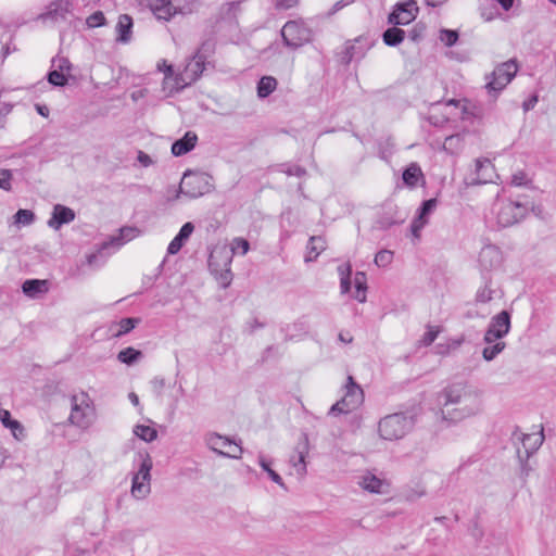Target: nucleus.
I'll use <instances>...</instances> for the list:
<instances>
[{
  "label": "nucleus",
  "mask_w": 556,
  "mask_h": 556,
  "mask_svg": "<svg viewBox=\"0 0 556 556\" xmlns=\"http://www.w3.org/2000/svg\"><path fill=\"white\" fill-rule=\"evenodd\" d=\"M355 0H339L337 1L332 7V12H337L341 10L342 8L353 3Z\"/></svg>",
  "instance_id": "e2e57ef3"
},
{
  "label": "nucleus",
  "mask_w": 556,
  "mask_h": 556,
  "mask_svg": "<svg viewBox=\"0 0 556 556\" xmlns=\"http://www.w3.org/2000/svg\"><path fill=\"white\" fill-rule=\"evenodd\" d=\"M517 64L515 61H507L494 68V71L486 77L488 83L485 88L489 93L494 92V97L502 91L515 77L517 73Z\"/></svg>",
  "instance_id": "6e6552de"
},
{
  "label": "nucleus",
  "mask_w": 556,
  "mask_h": 556,
  "mask_svg": "<svg viewBox=\"0 0 556 556\" xmlns=\"http://www.w3.org/2000/svg\"><path fill=\"white\" fill-rule=\"evenodd\" d=\"M475 389L464 383H453L443 389L439 394V401L443 405L442 409L452 408L463 401L464 395L471 393Z\"/></svg>",
  "instance_id": "4468645a"
},
{
  "label": "nucleus",
  "mask_w": 556,
  "mask_h": 556,
  "mask_svg": "<svg viewBox=\"0 0 556 556\" xmlns=\"http://www.w3.org/2000/svg\"><path fill=\"white\" fill-rule=\"evenodd\" d=\"M50 281L47 279H27L22 285L23 293L29 299H42L50 290Z\"/></svg>",
  "instance_id": "6ab92c4d"
},
{
  "label": "nucleus",
  "mask_w": 556,
  "mask_h": 556,
  "mask_svg": "<svg viewBox=\"0 0 556 556\" xmlns=\"http://www.w3.org/2000/svg\"><path fill=\"white\" fill-rule=\"evenodd\" d=\"M258 464L263 468L264 471L268 472L271 468L269 467V463L265 459L263 455L258 456Z\"/></svg>",
  "instance_id": "774afa93"
},
{
  "label": "nucleus",
  "mask_w": 556,
  "mask_h": 556,
  "mask_svg": "<svg viewBox=\"0 0 556 556\" xmlns=\"http://www.w3.org/2000/svg\"><path fill=\"white\" fill-rule=\"evenodd\" d=\"M435 352L440 355H446L448 354L451 351L448 349V345L447 343H439L435 345Z\"/></svg>",
  "instance_id": "0e129e2a"
},
{
  "label": "nucleus",
  "mask_w": 556,
  "mask_h": 556,
  "mask_svg": "<svg viewBox=\"0 0 556 556\" xmlns=\"http://www.w3.org/2000/svg\"><path fill=\"white\" fill-rule=\"evenodd\" d=\"M198 142V136L193 131H187L182 138L172 144V153L175 156H181L194 149Z\"/></svg>",
  "instance_id": "412c9836"
},
{
  "label": "nucleus",
  "mask_w": 556,
  "mask_h": 556,
  "mask_svg": "<svg viewBox=\"0 0 556 556\" xmlns=\"http://www.w3.org/2000/svg\"><path fill=\"white\" fill-rule=\"evenodd\" d=\"M279 172L285 173L288 176L302 177L306 175V169L300 165L283 163L279 165Z\"/></svg>",
  "instance_id": "ea45409f"
},
{
  "label": "nucleus",
  "mask_w": 556,
  "mask_h": 556,
  "mask_svg": "<svg viewBox=\"0 0 556 556\" xmlns=\"http://www.w3.org/2000/svg\"><path fill=\"white\" fill-rule=\"evenodd\" d=\"M5 428L10 429L13 438L17 441H23L26 438L25 428L18 420L10 422Z\"/></svg>",
  "instance_id": "c03bdc74"
},
{
  "label": "nucleus",
  "mask_w": 556,
  "mask_h": 556,
  "mask_svg": "<svg viewBox=\"0 0 556 556\" xmlns=\"http://www.w3.org/2000/svg\"><path fill=\"white\" fill-rule=\"evenodd\" d=\"M525 178H526L525 174L520 172V173L513 175L511 182L515 186H522L525 184Z\"/></svg>",
  "instance_id": "680f3d73"
},
{
  "label": "nucleus",
  "mask_w": 556,
  "mask_h": 556,
  "mask_svg": "<svg viewBox=\"0 0 556 556\" xmlns=\"http://www.w3.org/2000/svg\"><path fill=\"white\" fill-rule=\"evenodd\" d=\"M415 425L416 415L413 412L394 413L380 419L378 432L383 440H400L409 433Z\"/></svg>",
  "instance_id": "f257e3e1"
},
{
  "label": "nucleus",
  "mask_w": 556,
  "mask_h": 556,
  "mask_svg": "<svg viewBox=\"0 0 556 556\" xmlns=\"http://www.w3.org/2000/svg\"><path fill=\"white\" fill-rule=\"evenodd\" d=\"M137 160L141 165L146 167L152 164L151 157L142 151H139Z\"/></svg>",
  "instance_id": "13d9d810"
},
{
  "label": "nucleus",
  "mask_w": 556,
  "mask_h": 556,
  "mask_svg": "<svg viewBox=\"0 0 556 556\" xmlns=\"http://www.w3.org/2000/svg\"><path fill=\"white\" fill-rule=\"evenodd\" d=\"M404 184L409 188H415L420 178H424V174L418 164L412 163L407 166L402 175Z\"/></svg>",
  "instance_id": "c85d7f7f"
},
{
  "label": "nucleus",
  "mask_w": 556,
  "mask_h": 556,
  "mask_svg": "<svg viewBox=\"0 0 556 556\" xmlns=\"http://www.w3.org/2000/svg\"><path fill=\"white\" fill-rule=\"evenodd\" d=\"M12 173L10 169H2V190H11Z\"/></svg>",
  "instance_id": "6e6d98bb"
},
{
  "label": "nucleus",
  "mask_w": 556,
  "mask_h": 556,
  "mask_svg": "<svg viewBox=\"0 0 556 556\" xmlns=\"http://www.w3.org/2000/svg\"><path fill=\"white\" fill-rule=\"evenodd\" d=\"M277 79L273 76H263L257 83V97L267 98L277 88Z\"/></svg>",
  "instance_id": "7c9ffc66"
},
{
  "label": "nucleus",
  "mask_w": 556,
  "mask_h": 556,
  "mask_svg": "<svg viewBox=\"0 0 556 556\" xmlns=\"http://www.w3.org/2000/svg\"><path fill=\"white\" fill-rule=\"evenodd\" d=\"M72 409L68 420L72 425L87 429L96 419L93 403L86 392H80L71 397Z\"/></svg>",
  "instance_id": "7ed1b4c3"
},
{
  "label": "nucleus",
  "mask_w": 556,
  "mask_h": 556,
  "mask_svg": "<svg viewBox=\"0 0 556 556\" xmlns=\"http://www.w3.org/2000/svg\"><path fill=\"white\" fill-rule=\"evenodd\" d=\"M464 342V338H458V339H450L447 340V345H448V349L450 351H455L457 350Z\"/></svg>",
  "instance_id": "052dcab7"
},
{
  "label": "nucleus",
  "mask_w": 556,
  "mask_h": 556,
  "mask_svg": "<svg viewBox=\"0 0 556 556\" xmlns=\"http://www.w3.org/2000/svg\"><path fill=\"white\" fill-rule=\"evenodd\" d=\"M140 235V230L137 227L125 226L119 229L117 236L111 238L109 242L103 244V249H106L109 245H114L116 249L121 248L125 243L131 241Z\"/></svg>",
  "instance_id": "5701e85b"
},
{
  "label": "nucleus",
  "mask_w": 556,
  "mask_h": 556,
  "mask_svg": "<svg viewBox=\"0 0 556 556\" xmlns=\"http://www.w3.org/2000/svg\"><path fill=\"white\" fill-rule=\"evenodd\" d=\"M193 230L194 226L192 223L188 222L184 224L176 237L169 242L167 253L172 255L178 253Z\"/></svg>",
  "instance_id": "393cba45"
},
{
  "label": "nucleus",
  "mask_w": 556,
  "mask_h": 556,
  "mask_svg": "<svg viewBox=\"0 0 556 556\" xmlns=\"http://www.w3.org/2000/svg\"><path fill=\"white\" fill-rule=\"evenodd\" d=\"M344 390L343 397L330 407V415L349 414L363 404L364 391L352 376H348Z\"/></svg>",
  "instance_id": "20e7f679"
},
{
  "label": "nucleus",
  "mask_w": 556,
  "mask_h": 556,
  "mask_svg": "<svg viewBox=\"0 0 556 556\" xmlns=\"http://www.w3.org/2000/svg\"><path fill=\"white\" fill-rule=\"evenodd\" d=\"M458 33L453 29H441L440 31V40L446 47H453L458 40Z\"/></svg>",
  "instance_id": "37998d69"
},
{
  "label": "nucleus",
  "mask_w": 556,
  "mask_h": 556,
  "mask_svg": "<svg viewBox=\"0 0 556 556\" xmlns=\"http://www.w3.org/2000/svg\"><path fill=\"white\" fill-rule=\"evenodd\" d=\"M299 0H276L277 9H291L298 4Z\"/></svg>",
  "instance_id": "4d7b16f0"
},
{
  "label": "nucleus",
  "mask_w": 556,
  "mask_h": 556,
  "mask_svg": "<svg viewBox=\"0 0 556 556\" xmlns=\"http://www.w3.org/2000/svg\"><path fill=\"white\" fill-rule=\"evenodd\" d=\"M356 53H357V48L353 43L346 42L344 45V47L342 48L341 52L338 54L339 61L342 64L348 65L356 56Z\"/></svg>",
  "instance_id": "e433bc0d"
},
{
  "label": "nucleus",
  "mask_w": 556,
  "mask_h": 556,
  "mask_svg": "<svg viewBox=\"0 0 556 556\" xmlns=\"http://www.w3.org/2000/svg\"><path fill=\"white\" fill-rule=\"evenodd\" d=\"M51 66L56 70L64 72L65 74H70L72 70V63L67 58L64 56H55L51 60Z\"/></svg>",
  "instance_id": "a18cd8bd"
},
{
  "label": "nucleus",
  "mask_w": 556,
  "mask_h": 556,
  "mask_svg": "<svg viewBox=\"0 0 556 556\" xmlns=\"http://www.w3.org/2000/svg\"><path fill=\"white\" fill-rule=\"evenodd\" d=\"M418 13L419 8L415 0L397 2L393 5V9L388 16V23L394 26H405L415 21Z\"/></svg>",
  "instance_id": "f8f14e48"
},
{
  "label": "nucleus",
  "mask_w": 556,
  "mask_h": 556,
  "mask_svg": "<svg viewBox=\"0 0 556 556\" xmlns=\"http://www.w3.org/2000/svg\"><path fill=\"white\" fill-rule=\"evenodd\" d=\"M210 176L204 173L188 170L184 174L178 189L168 188L167 200L175 201L180 194L190 199L199 198L211 191Z\"/></svg>",
  "instance_id": "f03ea898"
},
{
  "label": "nucleus",
  "mask_w": 556,
  "mask_h": 556,
  "mask_svg": "<svg viewBox=\"0 0 556 556\" xmlns=\"http://www.w3.org/2000/svg\"><path fill=\"white\" fill-rule=\"evenodd\" d=\"M142 357V352L131 346L118 352L117 359L126 365H132Z\"/></svg>",
  "instance_id": "72a5a7b5"
},
{
  "label": "nucleus",
  "mask_w": 556,
  "mask_h": 556,
  "mask_svg": "<svg viewBox=\"0 0 556 556\" xmlns=\"http://www.w3.org/2000/svg\"><path fill=\"white\" fill-rule=\"evenodd\" d=\"M141 464L138 471L134 475L131 480V494L134 497L142 500L151 491V469L153 466L152 458L148 453L140 454Z\"/></svg>",
  "instance_id": "0eeeda50"
},
{
  "label": "nucleus",
  "mask_w": 556,
  "mask_h": 556,
  "mask_svg": "<svg viewBox=\"0 0 556 556\" xmlns=\"http://www.w3.org/2000/svg\"><path fill=\"white\" fill-rule=\"evenodd\" d=\"M306 249L305 262H313L326 249V241L320 236H313L309 238Z\"/></svg>",
  "instance_id": "bb28decb"
},
{
  "label": "nucleus",
  "mask_w": 556,
  "mask_h": 556,
  "mask_svg": "<svg viewBox=\"0 0 556 556\" xmlns=\"http://www.w3.org/2000/svg\"><path fill=\"white\" fill-rule=\"evenodd\" d=\"M267 475L271 479V481H274L278 485H280L281 488H285L282 478L275 470H273V469L268 470Z\"/></svg>",
  "instance_id": "bf43d9fd"
},
{
  "label": "nucleus",
  "mask_w": 556,
  "mask_h": 556,
  "mask_svg": "<svg viewBox=\"0 0 556 556\" xmlns=\"http://www.w3.org/2000/svg\"><path fill=\"white\" fill-rule=\"evenodd\" d=\"M393 260V252L381 250L375 256V264L379 267L388 266Z\"/></svg>",
  "instance_id": "49530a36"
},
{
  "label": "nucleus",
  "mask_w": 556,
  "mask_h": 556,
  "mask_svg": "<svg viewBox=\"0 0 556 556\" xmlns=\"http://www.w3.org/2000/svg\"><path fill=\"white\" fill-rule=\"evenodd\" d=\"M134 22L131 16L128 14H122L118 17L115 30H116V41L121 43H128L131 39Z\"/></svg>",
  "instance_id": "b1692460"
},
{
  "label": "nucleus",
  "mask_w": 556,
  "mask_h": 556,
  "mask_svg": "<svg viewBox=\"0 0 556 556\" xmlns=\"http://www.w3.org/2000/svg\"><path fill=\"white\" fill-rule=\"evenodd\" d=\"M354 286L356 289V293L354 298L359 302L366 301V290H367V278L366 274L363 271H357L354 276Z\"/></svg>",
  "instance_id": "2f4dec72"
},
{
  "label": "nucleus",
  "mask_w": 556,
  "mask_h": 556,
  "mask_svg": "<svg viewBox=\"0 0 556 556\" xmlns=\"http://www.w3.org/2000/svg\"><path fill=\"white\" fill-rule=\"evenodd\" d=\"M207 446L217 455L238 459L241 457L243 448L236 441L218 433H210L206 437Z\"/></svg>",
  "instance_id": "9d476101"
},
{
  "label": "nucleus",
  "mask_w": 556,
  "mask_h": 556,
  "mask_svg": "<svg viewBox=\"0 0 556 556\" xmlns=\"http://www.w3.org/2000/svg\"><path fill=\"white\" fill-rule=\"evenodd\" d=\"M47 80L54 87H64L68 83L67 74L56 70L55 67H52V70L48 72Z\"/></svg>",
  "instance_id": "c9c22d12"
},
{
  "label": "nucleus",
  "mask_w": 556,
  "mask_h": 556,
  "mask_svg": "<svg viewBox=\"0 0 556 556\" xmlns=\"http://www.w3.org/2000/svg\"><path fill=\"white\" fill-rule=\"evenodd\" d=\"M134 433L144 442H152L157 438L156 429L146 425L135 426Z\"/></svg>",
  "instance_id": "f704fd0d"
},
{
  "label": "nucleus",
  "mask_w": 556,
  "mask_h": 556,
  "mask_svg": "<svg viewBox=\"0 0 556 556\" xmlns=\"http://www.w3.org/2000/svg\"><path fill=\"white\" fill-rule=\"evenodd\" d=\"M206 65H208L206 62H204L203 60H199L198 56L193 54V56L187 63L182 73V77L186 84L195 81L204 72Z\"/></svg>",
  "instance_id": "4be33fe9"
},
{
  "label": "nucleus",
  "mask_w": 556,
  "mask_h": 556,
  "mask_svg": "<svg viewBox=\"0 0 556 556\" xmlns=\"http://www.w3.org/2000/svg\"><path fill=\"white\" fill-rule=\"evenodd\" d=\"M149 5L155 17L165 22L176 14H186L190 11L185 0H149Z\"/></svg>",
  "instance_id": "9b49d317"
},
{
  "label": "nucleus",
  "mask_w": 556,
  "mask_h": 556,
  "mask_svg": "<svg viewBox=\"0 0 556 556\" xmlns=\"http://www.w3.org/2000/svg\"><path fill=\"white\" fill-rule=\"evenodd\" d=\"M312 33L304 23L288 21L282 29L281 37L286 47L298 49L311 40Z\"/></svg>",
  "instance_id": "1a4fd4ad"
},
{
  "label": "nucleus",
  "mask_w": 556,
  "mask_h": 556,
  "mask_svg": "<svg viewBox=\"0 0 556 556\" xmlns=\"http://www.w3.org/2000/svg\"><path fill=\"white\" fill-rule=\"evenodd\" d=\"M493 299V290L488 286L480 288L476 294V301L479 303H488Z\"/></svg>",
  "instance_id": "603ef678"
},
{
  "label": "nucleus",
  "mask_w": 556,
  "mask_h": 556,
  "mask_svg": "<svg viewBox=\"0 0 556 556\" xmlns=\"http://www.w3.org/2000/svg\"><path fill=\"white\" fill-rule=\"evenodd\" d=\"M73 10L72 0H52L47 7L46 12L38 16L43 22L51 21L53 23L65 21L68 13Z\"/></svg>",
  "instance_id": "2eb2a0df"
},
{
  "label": "nucleus",
  "mask_w": 556,
  "mask_h": 556,
  "mask_svg": "<svg viewBox=\"0 0 556 556\" xmlns=\"http://www.w3.org/2000/svg\"><path fill=\"white\" fill-rule=\"evenodd\" d=\"M340 274V288L342 293H346L351 289V266L348 264L346 266H339L338 268Z\"/></svg>",
  "instance_id": "4c0bfd02"
},
{
  "label": "nucleus",
  "mask_w": 556,
  "mask_h": 556,
  "mask_svg": "<svg viewBox=\"0 0 556 556\" xmlns=\"http://www.w3.org/2000/svg\"><path fill=\"white\" fill-rule=\"evenodd\" d=\"M215 51V41L214 39L210 38L204 40L199 49L195 51L194 55L198 56L199 60H203L208 65L211 64V56L214 54Z\"/></svg>",
  "instance_id": "473e14b6"
},
{
  "label": "nucleus",
  "mask_w": 556,
  "mask_h": 556,
  "mask_svg": "<svg viewBox=\"0 0 556 556\" xmlns=\"http://www.w3.org/2000/svg\"><path fill=\"white\" fill-rule=\"evenodd\" d=\"M14 217L16 224L27 226L34 222L35 214L29 210L21 208L15 213Z\"/></svg>",
  "instance_id": "79ce46f5"
},
{
  "label": "nucleus",
  "mask_w": 556,
  "mask_h": 556,
  "mask_svg": "<svg viewBox=\"0 0 556 556\" xmlns=\"http://www.w3.org/2000/svg\"><path fill=\"white\" fill-rule=\"evenodd\" d=\"M437 205V199H429L421 203L410 226L414 236H418L419 231L428 224L429 216L435 210Z\"/></svg>",
  "instance_id": "a211bd4d"
},
{
  "label": "nucleus",
  "mask_w": 556,
  "mask_h": 556,
  "mask_svg": "<svg viewBox=\"0 0 556 556\" xmlns=\"http://www.w3.org/2000/svg\"><path fill=\"white\" fill-rule=\"evenodd\" d=\"M75 219V212L65 205L55 204L53 206L51 218L48 226L54 230H59L63 225L70 224Z\"/></svg>",
  "instance_id": "aec40b11"
},
{
  "label": "nucleus",
  "mask_w": 556,
  "mask_h": 556,
  "mask_svg": "<svg viewBox=\"0 0 556 556\" xmlns=\"http://www.w3.org/2000/svg\"><path fill=\"white\" fill-rule=\"evenodd\" d=\"M504 349V342H496L493 345L485 346L482 351V356L488 362L493 361Z\"/></svg>",
  "instance_id": "a19ab883"
},
{
  "label": "nucleus",
  "mask_w": 556,
  "mask_h": 556,
  "mask_svg": "<svg viewBox=\"0 0 556 556\" xmlns=\"http://www.w3.org/2000/svg\"><path fill=\"white\" fill-rule=\"evenodd\" d=\"M405 35V30L393 25L383 31L382 40L389 47H396L404 40Z\"/></svg>",
  "instance_id": "c756f323"
},
{
  "label": "nucleus",
  "mask_w": 556,
  "mask_h": 556,
  "mask_svg": "<svg viewBox=\"0 0 556 556\" xmlns=\"http://www.w3.org/2000/svg\"><path fill=\"white\" fill-rule=\"evenodd\" d=\"M513 438L515 440L521 441L523 448L522 454L525 455L526 459H529L530 456L533 455L544 442L543 429H541L539 433L531 434H525L519 430H516L513 433Z\"/></svg>",
  "instance_id": "dca6fc26"
},
{
  "label": "nucleus",
  "mask_w": 556,
  "mask_h": 556,
  "mask_svg": "<svg viewBox=\"0 0 556 556\" xmlns=\"http://www.w3.org/2000/svg\"><path fill=\"white\" fill-rule=\"evenodd\" d=\"M517 456L520 462L521 476L526 478L528 477L531 467L529 466L528 459L525 458V455L522 454V451L520 448L517 450Z\"/></svg>",
  "instance_id": "5fc2aeb1"
},
{
  "label": "nucleus",
  "mask_w": 556,
  "mask_h": 556,
  "mask_svg": "<svg viewBox=\"0 0 556 556\" xmlns=\"http://www.w3.org/2000/svg\"><path fill=\"white\" fill-rule=\"evenodd\" d=\"M510 330V313L502 311L491 318L488 329L484 333V342L491 344L496 340L504 338Z\"/></svg>",
  "instance_id": "ddd939ff"
},
{
  "label": "nucleus",
  "mask_w": 556,
  "mask_h": 556,
  "mask_svg": "<svg viewBox=\"0 0 556 556\" xmlns=\"http://www.w3.org/2000/svg\"><path fill=\"white\" fill-rule=\"evenodd\" d=\"M358 484L370 493L381 494L383 493L382 486L383 481L371 473H366L361 477Z\"/></svg>",
  "instance_id": "cd10ccee"
},
{
  "label": "nucleus",
  "mask_w": 556,
  "mask_h": 556,
  "mask_svg": "<svg viewBox=\"0 0 556 556\" xmlns=\"http://www.w3.org/2000/svg\"><path fill=\"white\" fill-rule=\"evenodd\" d=\"M231 249L233 253L239 252L241 255H245L250 249V243L243 238H235L231 243Z\"/></svg>",
  "instance_id": "09e8293b"
},
{
  "label": "nucleus",
  "mask_w": 556,
  "mask_h": 556,
  "mask_svg": "<svg viewBox=\"0 0 556 556\" xmlns=\"http://www.w3.org/2000/svg\"><path fill=\"white\" fill-rule=\"evenodd\" d=\"M307 454V438L304 437V442L295 447L294 454L290 458L292 467L295 469L300 477L306 473L305 457Z\"/></svg>",
  "instance_id": "a878e982"
},
{
  "label": "nucleus",
  "mask_w": 556,
  "mask_h": 556,
  "mask_svg": "<svg viewBox=\"0 0 556 556\" xmlns=\"http://www.w3.org/2000/svg\"><path fill=\"white\" fill-rule=\"evenodd\" d=\"M14 420L15 419H12L9 410L2 409V427H7L10 422Z\"/></svg>",
  "instance_id": "69168bd1"
},
{
  "label": "nucleus",
  "mask_w": 556,
  "mask_h": 556,
  "mask_svg": "<svg viewBox=\"0 0 556 556\" xmlns=\"http://www.w3.org/2000/svg\"><path fill=\"white\" fill-rule=\"evenodd\" d=\"M481 406L480 394L475 390L464 395L459 404L454 405L452 408L442 409V415L445 420L457 422L477 415L481 410Z\"/></svg>",
  "instance_id": "39448f33"
},
{
  "label": "nucleus",
  "mask_w": 556,
  "mask_h": 556,
  "mask_svg": "<svg viewBox=\"0 0 556 556\" xmlns=\"http://www.w3.org/2000/svg\"><path fill=\"white\" fill-rule=\"evenodd\" d=\"M217 280L219 281V283L223 288H227L232 280V274H231L230 268H226V269L222 270L219 273V275L217 276Z\"/></svg>",
  "instance_id": "864d4df0"
},
{
  "label": "nucleus",
  "mask_w": 556,
  "mask_h": 556,
  "mask_svg": "<svg viewBox=\"0 0 556 556\" xmlns=\"http://www.w3.org/2000/svg\"><path fill=\"white\" fill-rule=\"evenodd\" d=\"M86 24L90 28L100 27L105 24V16L102 11H96L86 20Z\"/></svg>",
  "instance_id": "de8ad7c7"
},
{
  "label": "nucleus",
  "mask_w": 556,
  "mask_h": 556,
  "mask_svg": "<svg viewBox=\"0 0 556 556\" xmlns=\"http://www.w3.org/2000/svg\"><path fill=\"white\" fill-rule=\"evenodd\" d=\"M439 332H440L439 328L429 326L428 330L422 336L421 343L425 346L431 345L434 342V340L438 338Z\"/></svg>",
  "instance_id": "3c124183"
},
{
  "label": "nucleus",
  "mask_w": 556,
  "mask_h": 556,
  "mask_svg": "<svg viewBox=\"0 0 556 556\" xmlns=\"http://www.w3.org/2000/svg\"><path fill=\"white\" fill-rule=\"evenodd\" d=\"M139 323H140L139 318H135V317L122 318L118 323L119 329L115 336L122 337V336L130 332Z\"/></svg>",
  "instance_id": "58836bf2"
},
{
  "label": "nucleus",
  "mask_w": 556,
  "mask_h": 556,
  "mask_svg": "<svg viewBox=\"0 0 556 556\" xmlns=\"http://www.w3.org/2000/svg\"><path fill=\"white\" fill-rule=\"evenodd\" d=\"M494 174V166L489 159L476 160L475 173L471 174L468 185H483L492 182Z\"/></svg>",
  "instance_id": "f3484780"
},
{
  "label": "nucleus",
  "mask_w": 556,
  "mask_h": 556,
  "mask_svg": "<svg viewBox=\"0 0 556 556\" xmlns=\"http://www.w3.org/2000/svg\"><path fill=\"white\" fill-rule=\"evenodd\" d=\"M240 4H241L240 1L227 3V12H226V14L227 15H230V13L235 14L236 11L240 8Z\"/></svg>",
  "instance_id": "338daca9"
},
{
  "label": "nucleus",
  "mask_w": 556,
  "mask_h": 556,
  "mask_svg": "<svg viewBox=\"0 0 556 556\" xmlns=\"http://www.w3.org/2000/svg\"><path fill=\"white\" fill-rule=\"evenodd\" d=\"M425 29L426 27L424 24H415L414 27L407 33L408 39L413 42H419L424 37Z\"/></svg>",
  "instance_id": "8fccbe9b"
},
{
  "label": "nucleus",
  "mask_w": 556,
  "mask_h": 556,
  "mask_svg": "<svg viewBox=\"0 0 556 556\" xmlns=\"http://www.w3.org/2000/svg\"><path fill=\"white\" fill-rule=\"evenodd\" d=\"M494 210L496 212L497 224L502 227H509L519 223L528 213L526 204L507 199L497 200L494 204Z\"/></svg>",
  "instance_id": "423d86ee"
}]
</instances>
